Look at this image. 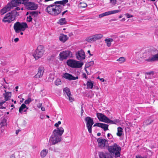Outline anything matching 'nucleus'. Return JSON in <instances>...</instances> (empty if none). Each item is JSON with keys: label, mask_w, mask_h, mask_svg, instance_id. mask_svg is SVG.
Listing matches in <instances>:
<instances>
[{"label": "nucleus", "mask_w": 158, "mask_h": 158, "mask_svg": "<svg viewBox=\"0 0 158 158\" xmlns=\"http://www.w3.org/2000/svg\"><path fill=\"white\" fill-rule=\"evenodd\" d=\"M64 131V129L61 127L54 130L49 138V145H54L61 142L62 140V135Z\"/></svg>", "instance_id": "1"}, {"label": "nucleus", "mask_w": 158, "mask_h": 158, "mask_svg": "<svg viewBox=\"0 0 158 158\" xmlns=\"http://www.w3.org/2000/svg\"><path fill=\"white\" fill-rule=\"evenodd\" d=\"M46 6L45 11L50 15L54 16H56L60 14L62 11V6L60 5L54 4L48 5H45Z\"/></svg>", "instance_id": "2"}, {"label": "nucleus", "mask_w": 158, "mask_h": 158, "mask_svg": "<svg viewBox=\"0 0 158 158\" xmlns=\"http://www.w3.org/2000/svg\"><path fill=\"white\" fill-rule=\"evenodd\" d=\"M108 150L109 153L113 156L115 158L119 157L120 156L121 147L117 143H114L113 145L108 146Z\"/></svg>", "instance_id": "3"}, {"label": "nucleus", "mask_w": 158, "mask_h": 158, "mask_svg": "<svg viewBox=\"0 0 158 158\" xmlns=\"http://www.w3.org/2000/svg\"><path fill=\"white\" fill-rule=\"evenodd\" d=\"M97 116L100 121L104 122L106 123H110L111 124H117L120 122V120L116 119L114 120H112L109 119L104 114L101 113L97 114Z\"/></svg>", "instance_id": "4"}, {"label": "nucleus", "mask_w": 158, "mask_h": 158, "mask_svg": "<svg viewBox=\"0 0 158 158\" xmlns=\"http://www.w3.org/2000/svg\"><path fill=\"white\" fill-rule=\"evenodd\" d=\"M18 13L16 10H13L6 14L2 20L3 22L10 23L15 20Z\"/></svg>", "instance_id": "5"}, {"label": "nucleus", "mask_w": 158, "mask_h": 158, "mask_svg": "<svg viewBox=\"0 0 158 158\" xmlns=\"http://www.w3.org/2000/svg\"><path fill=\"white\" fill-rule=\"evenodd\" d=\"M28 27V25L26 23L19 22L15 23L13 26L14 29L17 33H19L21 31H24Z\"/></svg>", "instance_id": "6"}, {"label": "nucleus", "mask_w": 158, "mask_h": 158, "mask_svg": "<svg viewBox=\"0 0 158 158\" xmlns=\"http://www.w3.org/2000/svg\"><path fill=\"white\" fill-rule=\"evenodd\" d=\"M142 57L146 61L152 62L158 60V54L152 55L149 53H144L143 54Z\"/></svg>", "instance_id": "7"}, {"label": "nucleus", "mask_w": 158, "mask_h": 158, "mask_svg": "<svg viewBox=\"0 0 158 158\" xmlns=\"http://www.w3.org/2000/svg\"><path fill=\"white\" fill-rule=\"evenodd\" d=\"M44 51V47L42 45H39L34 52L33 56L36 60H37L43 56Z\"/></svg>", "instance_id": "8"}, {"label": "nucleus", "mask_w": 158, "mask_h": 158, "mask_svg": "<svg viewBox=\"0 0 158 158\" xmlns=\"http://www.w3.org/2000/svg\"><path fill=\"white\" fill-rule=\"evenodd\" d=\"M67 64L72 68H80L83 65L82 62H79V61L72 59H69L67 61Z\"/></svg>", "instance_id": "9"}, {"label": "nucleus", "mask_w": 158, "mask_h": 158, "mask_svg": "<svg viewBox=\"0 0 158 158\" xmlns=\"http://www.w3.org/2000/svg\"><path fill=\"white\" fill-rule=\"evenodd\" d=\"M98 147L102 148L105 149L108 148V140L102 138H98L97 140Z\"/></svg>", "instance_id": "10"}, {"label": "nucleus", "mask_w": 158, "mask_h": 158, "mask_svg": "<svg viewBox=\"0 0 158 158\" xmlns=\"http://www.w3.org/2000/svg\"><path fill=\"white\" fill-rule=\"evenodd\" d=\"M85 121L86 123V126L88 131L90 133L92 132V127L94 123L93 118L88 116L85 118Z\"/></svg>", "instance_id": "11"}, {"label": "nucleus", "mask_w": 158, "mask_h": 158, "mask_svg": "<svg viewBox=\"0 0 158 158\" xmlns=\"http://www.w3.org/2000/svg\"><path fill=\"white\" fill-rule=\"evenodd\" d=\"M60 56L62 60L67 59L68 57H72V53L69 50L63 51L60 52Z\"/></svg>", "instance_id": "12"}, {"label": "nucleus", "mask_w": 158, "mask_h": 158, "mask_svg": "<svg viewBox=\"0 0 158 158\" xmlns=\"http://www.w3.org/2000/svg\"><path fill=\"white\" fill-rule=\"evenodd\" d=\"M63 92L66 97L68 99L70 102H72L74 101V99L72 97V95L71 94L70 91L68 88H64L63 89Z\"/></svg>", "instance_id": "13"}, {"label": "nucleus", "mask_w": 158, "mask_h": 158, "mask_svg": "<svg viewBox=\"0 0 158 158\" xmlns=\"http://www.w3.org/2000/svg\"><path fill=\"white\" fill-rule=\"evenodd\" d=\"M25 6L27 9L32 10H35L38 8V6L36 5L34 3L31 2H27L25 4Z\"/></svg>", "instance_id": "14"}, {"label": "nucleus", "mask_w": 158, "mask_h": 158, "mask_svg": "<svg viewBox=\"0 0 158 158\" xmlns=\"http://www.w3.org/2000/svg\"><path fill=\"white\" fill-rule=\"evenodd\" d=\"M14 7L11 2L8 3L6 6L2 9L0 12L1 15H3L6 12L9 11L12 8Z\"/></svg>", "instance_id": "15"}, {"label": "nucleus", "mask_w": 158, "mask_h": 158, "mask_svg": "<svg viewBox=\"0 0 158 158\" xmlns=\"http://www.w3.org/2000/svg\"><path fill=\"white\" fill-rule=\"evenodd\" d=\"M29 0H12L11 2L12 4L14 7H17L19 6V4H25Z\"/></svg>", "instance_id": "16"}, {"label": "nucleus", "mask_w": 158, "mask_h": 158, "mask_svg": "<svg viewBox=\"0 0 158 158\" xmlns=\"http://www.w3.org/2000/svg\"><path fill=\"white\" fill-rule=\"evenodd\" d=\"M76 56L77 59L80 60H82L85 58V52L82 50L76 52Z\"/></svg>", "instance_id": "17"}, {"label": "nucleus", "mask_w": 158, "mask_h": 158, "mask_svg": "<svg viewBox=\"0 0 158 158\" xmlns=\"http://www.w3.org/2000/svg\"><path fill=\"white\" fill-rule=\"evenodd\" d=\"M62 77L66 79L69 80L70 81L72 80H75L78 78L77 76L74 77L71 74L69 73H65L63 75Z\"/></svg>", "instance_id": "18"}, {"label": "nucleus", "mask_w": 158, "mask_h": 158, "mask_svg": "<svg viewBox=\"0 0 158 158\" xmlns=\"http://www.w3.org/2000/svg\"><path fill=\"white\" fill-rule=\"evenodd\" d=\"M98 155L100 158H113L108 152H99Z\"/></svg>", "instance_id": "19"}, {"label": "nucleus", "mask_w": 158, "mask_h": 158, "mask_svg": "<svg viewBox=\"0 0 158 158\" xmlns=\"http://www.w3.org/2000/svg\"><path fill=\"white\" fill-rule=\"evenodd\" d=\"M44 67L43 66H40L38 68V72L35 75L34 77L35 78H39L41 77L43 75L44 72Z\"/></svg>", "instance_id": "20"}, {"label": "nucleus", "mask_w": 158, "mask_h": 158, "mask_svg": "<svg viewBox=\"0 0 158 158\" xmlns=\"http://www.w3.org/2000/svg\"><path fill=\"white\" fill-rule=\"evenodd\" d=\"M103 37L102 34H97L89 37L86 40H99L102 38Z\"/></svg>", "instance_id": "21"}, {"label": "nucleus", "mask_w": 158, "mask_h": 158, "mask_svg": "<svg viewBox=\"0 0 158 158\" xmlns=\"http://www.w3.org/2000/svg\"><path fill=\"white\" fill-rule=\"evenodd\" d=\"M5 93L3 95L5 98V100L6 101L10 99L11 96V93L10 92H7L6 90H4Z\"/></svg>", "instance_id": "22"}, {"label": "nucleus", "mask_w": 158, "mask_h": 158, "mask_svg": "<svg viewBox=\"0 0 158 158\" xmlns=\"http://www.w3.org/2000/svg\"><path fill=\"white\" fill-rule=\"evenodd\" d=\"M99 127H101L104 131H106L108 130V125L105 123H100Z\"/></svg>", "instance_id": "23"}, {"label": "nucleus", "mask_w": 158, "mask_h": 158, "mask_svg": "<svg viewBox=\"0 0 158 158\" xmlns=\"http://www.w3.org/2000/svg\"><path fill=\"white\" fill-rule=\"evenodd\" d=\"M68 2V0H63L62 1H58L55 2H54V4H59L60 5H64L66 3Z\"/></svg>", "instance_id": "24"}, {"label": "nucleus", "mask_w": 158, "mask_h": 158, "mask_svg": "<svg viewBox=\"0 0 158 158\" xmlns=\"http://www.w3.org/2000/svg\"><path fill=\"white\" fill-rule=\"evenodd\" d=\"M48 150L47 149H44L42 150L40 152V156L41 157L44 158L45 157L48 153Z\"/></svg>", "instance_id": "25"}, {"label": "nucleus", "mask_w": 158, "mask_h": 158, "mask_svg": "<svg viewBox=\"0 0 158 158\" xmlns=\"http://www.w3.org/2000/svg\"><path fill=\"white\" fill-rule=\"evenodd\" d=\"M123 133V129L120 127L118 128V132L116 134L119 137H120L122 135Z\"/></svg>", "instance_id": "26"}, {"label": "nucleus", "mask_w": 158, "mask_h": 158, "mask_svg": "<svg viewBox=\"0 0 158 158\" xmlns=\"http://www.w3.org/2000/svg\"><path fill=\"white\" fill-rule=\"evenodd\" d=\"M66 21L65 18H62L59 19L58 22L59 24L62 25L66 24Z\"/></svg>", "instance_id": "27"}, {"label": "nucleus", "mask_w": 158, "mask_h": 158, "mask_svg": "<svg viewBox=\"0 0 158 158\" xmlns=\"http://www.w3.org/2000/svg\"><path fill=\"white\" fill-rule=\"evenodd\" d=\"M25 108H27V110L28 109V108L27 107L26 105L24 103L22 104L19 107V112L22 113L23 110Z\"/></svg>", "instance_id": "28"}, {"label": "nucleus", "mask_w": 158, "mask_h": 158, "mask_svg": "<svg viewBox=\"0 0 158 158\" xmlns=\"http://www.w3.org/2000/svg\"><path fill=\"white\" fill-rule=\"evenodd\" d=\"M94 82L93 81H87L86 83L87 85V89H92L93 86Z\"/></svg>", "instance_id": "29"}, {"label": "nucleus", "mask_w": 158, "mask_h": 158, "mask_svg": "<svg viewBox=\"0 0 158 158\" xmlns=\"http://www.w3.org/2000/svg\"><path fill=\"white\" fill-rule=\"evenodd\" d=\"M69 39L68 37L65 35L63 34H60V37L59 40H68Z\"/></svg>", "instance_id": "30"}, {"label": "nucleus", "mask_w": 158, "mask_h": 158, "mask_svg": "<svg viewBox=\"0 0 158 158\" xmlns=\"http://www.w3.org/2000/svg\"><path fill=\"white\" fill-rule=\"evenodd\" d=\"M87 6V4L84 2H81L78 5V6L80 8H82L85 7Z\"/></svg>", "instance_id": "31"}, {"label": "nucleus", "mask_w": 158, "mask_h": 158, "mask_svg": "<svg viewBox=\"0 0 158 158\" xmlns=\"http://www.w3.org/2000/svg\"><path fill=\"white\" fill-rule=\"evenodd\" d=\"M38 14V12L37 11H32L29 13V15L34 17L37 16Z\"/></svg>", "instance_id": "32"}, {"label": "nucleus", "mask_w": 158, "mask_h": 158, "mask_svg": "<svg viewBox=\"0 0 158 158\" xmlns=\"http://www.w3.org/2000/svg\"><path fill=\"white\" fill-rule=\"evenodd\" d=\"M6 120L5 118H3L2 120V121L0 123V126L2 127L4 126H5V125H6Z\"/></svg>", "instance_id": "33"}, {"label": "nucleus", "mask_w": 158, "mask_h": 158, "mask_svg": "<svg viewBox=\"0 0 158 158\" xmlns=\"http://www.w3.org/2000/svg\"><path fill=\"white\" fill-rule=\"evenodd\" d=\"M120 11H121V10L120 9L116 10H111V11H109L110 15L113 14H114L117 13L119 12Z\"/></svg>", "instance_id": "34"}, {"label": "nucleus", "mask_w": 158, "mask_h": 158, "mask_svg": "<svg viewBox=\"0 0 158 158\" xmlns=\"http://www.w3.org/2000/svg\"><path fill=\"white\" fill-rule=\"evenodd\" d=\"M114 40H105V43L107 45L108 47L111 46V43Z\"/></svg>", "instance_id": "35"}, {"label": "nucleus", "mask_w": 158, "mask_h": 158, "mask_svg": "<svg viewBox=\"0 0 158 158\" xmlns=\"http://www.w3.org/2000/svg\"><path fill=\"white\" fill-rule=\"evenodd\" d=\"M117 61H119L120 63L124 62L125 61V59L124 57H120L117 60Z\"/></svg>", "instance_id": "36"}, {"label": "nucleus", "mask_w": 158, "mask_h": 158, "mask_svg": "<svg viewBox=\"0 0 158 158\" xmlns=\"http://www.w3.org/2000/svg\"><path fill=\"white\" fill-rule=\"evenodd\" d=\"M55 84L56 85H58L61 84V81L60 79L57 78L55 82Z\"/></svg>", "instance_id": "37"}, {"label": "nucleus", "mask_w": 158, "mask_h": 158, "mask_svg": "<svg viewBox=\"0 0 158 158\" xmlns=\"http://www.w3.org/2000/svg\"><path fill=\"white\" fill-rule=\"evenodd\" d=\"M32 100L31 98H29L28 99L26 100L24 102V104H27L30 103L31 102H32Z\"/></svg>", "instance_id": "38"}, {"label": "nucleus", "mask_w": 158, "mask_h": 158, "mask_svg": "<svg viewBox=\"0 0 158 158\" xmlns=\"http://www.w3.org/2000/svg\"><path fill=\"white\" fill-rule=\"evenodd\" d=\"M32 19V17L29 15L27 17V21L29 22H30L31 21Z\"/></svg>", "instance_id": "39"}, {"label": "nucleus", "mask_w": 158, "mask_h": 158, "mask_svg": "<svg viewBox=\"0 0 158 158\" xmlns=\"http://www.w3.org/2000/svg\"><path fill=\"white\" fill-rule=\"evenodd\" d=\"M5 102V101H3V102H0V108L2 109H5V107H3L2 106V105Z\"/></svg>", "instance_id": "40"}, {"label": "nucleus", "mask_w": 158, "mask_h": 158, "mask_svg": "<svg viewBox=\"0 0 158 158\" xmlns=\"http://www.w3.org/2000/svg\"><path fill=\"white\" fill-rule=\"evenodd\" d=\"M125 15L127 18L132 17L133 16V15L128 13H127Z\"/></svg>", "instance_id": "41"}, {"label": "nucleus", "mask_w": 158, "mask_h": 158, "mask_svg": "<svg viewBox=\"0 0 158 158\" xmlns=\"http://www.w3.org/2000/svg\"><path fill=\"white\" fill-rule=\"evenodd\" d=\"M102 14H103V16L110 15L109 11L102 13Z\"/></svg>", "instance_id": "42"}, {"label": "nucleus", "mask_w": 158, "mask_h": 158, "mask_svg": "<svg viewBox=\"0 0 158 158\" xmlns=\"http://www.w3.org/2000/svg\"><path fill=\"white\" fill-rule=\"evenodd\" d=\"M107 137L109 139H111L113 137V136L110 133H108L107 134Z\"/></svg>", "instance_id": "43"}, {"label": "nucleus", "mask_w": 158, "mask_h": 158, "mask_svg": "<svg viewBox=\"0 0 158 158\" xmlns=\"http://www.w3.org/2000/svg\"><path fill=\"white\" fill-rule=\"evenodd\" d=\"M61 123V122L60 121H59L57 123H56L55 124V126L56 127H57V128L58 127V126Z\"/></svg>", "instance_id": "44"}, {"label": "nucleus", "mask_w": 158, "mask_h": 158, "mask_svg": "<svg viewBox=\"0 0 158 158\" xmlns=\"http://www.w3.org/2000/svg\"><path fill=\"white\" fill-rule=\"evenodd\" d=\"M146 73L148 75H153L154 72L153 71H151L149 72Z\"/></svg>", "instance_id": "45"}, {"label": "nucleus", "mask_w": 158, "mask_h": 158, "mask_svg": "<svg viewBox=\"0 0 158 158\" xmlns=\"http://www.w3.org/2000/svg\"><path fill=\"white\" fill-rule=\"evenodd\" d=\"M60 150L57 148H54L53 150V151L55 152H59Z\"/></svg>", "instance_id": "46"}, {"label": "nucleus", "mask_w": 158, "mask_h": 158, "mask_svg": "<svg viewBox=\"0 0 158 158\" xmlns=\"http://www.w3.org/2000/svg\"><path fill=\"white\" fill-rule=\"evenodd\" d=\"M110 2L111 3L113 4L114 5L116 4V0H110Z\"/></svg>", "instance_id": "47"}, {"label": "nucleus", "mask_w": 158, "mask_h": 158, "mask_svg": "<svg viewBox=\"0 0 158 158\" xmlns=\"http://www.w3.org/2000/svg\"><path fill=\"white\" fill-rule=\"evenodd\" d=\"M83 77L84 78L86 79H87V77L85 73H84L83 74Z\"/></svg>", "instance_id": "48"}, {"label": "nucleus", "mask_w": 158, "mask_h": 158, "mask_svg": "<svg viewBox=\"0 0 158 158\" xmlns=\"http://www.w3.org/2000/svg\"><path fill=\"white\" fill-rule=\"evenodd\" d=\"M100 123H96L93 126V127H99Z\"/></svg>", "instance_id": "49"}, {"label": "nucleus", "mask_w": 158, "mask_h": 158, "mask_svg": "<svg viewBox=\"0 0 158 158\" xmlns=\"http://www.w3.org/2000/svg\"><path fill=\"white\" fill-rule=\"evenodd\" d=\"M42 106V103H39L37 105V106L39 108H40Z\"/></svg>", "instance_id": "50"}, {"label": "nucleus", "mask_w": 158, "mask_h": 158, "mask_svg": "<svg viewBox=\"0 0 158 158\" xmlns=\"http://www.w3.org/2000/svg\"><path fill=\"white\" fill-rule=\"evenodd\" d=\"M15 155L14 154H12L10 156V158H15Z\"/></svg>", "instance_id": "51"}, {"label": "nucleus", "mask_w": 158, "mask_h": 158, "mask_svg": "<svg viewBox=\"0 0 158 158\" xmlns=\"http://www.w3.org/2000/svg\"><path fill=\"white\" fill-rule=\"evenodd\" d=\"M41 110L43 111H44L45 110V108L44 107H41Z\"/></svg>", "instance_id": "52"}, {"label": "nucleus", "mask_w": 158, "mask_h": 158, "mask_svg": "<svg viewBox=\"0 0 158 158\" xmlns=\"http://www.w3.org/2000/svg\"><path fill=\"white\" fill-rule=\"evenodd\" d=\"M83 112H84V110L83 109L82 107H81V116H82V114Z\"/></svg>", "instance_id": "53"}, {"label": "nucleus", "mask_w": 158, "mask_h": 158, "mask_svg": "<svg viewBox=\"0 0 158 158\" xmlns=\"http://www.w3.org/2000/svg\"><path fill=\"white\" fill-rule=\"evenodd\" d=\"M98 17L99 18H101L103 17V14H101L99 15Z\"/></svg>", "instance_id": "54"}, {"label": "nucleus", "mask_w": 158, "mask_h": 158, "mask_svg": "<svg viewBox=\"0 0 158 158\" xmlns=\"http://www.w3.org/2000/svg\"><path fill=\"white\" fill-rule=\"evenodd\" d=\"M68 12V10H66L64 11L62 13V16H63L66 12Z\"/></svg>", "instance_id": "55"}, {"label": "nucleus", "mask_w": 158, "mask_h": 158, "mask_svg": "<svg viewBox=\"0 0 158 158\" xmlns=\"http://www.w3.org/2000/svg\"><path fill=\"white\" fill-rule=\"evenodd\" d=\"M87 52H88V53H89V55H90V56H92L93 55V54H91L90 53V51L89 50Z\"/></svg>", "instance_id": "56"}, {"label": "nucleus", "mask_w": 158, "mask_h": 158, "mask_svg": "<svg viewBox=\"0 0 158 158\" xmlns=\"http://www.w3.org/2000/svg\"><path fill=\"white\" fill-rule=\"evenodd\" d=\"M15 9L17 10H20V8L19 7H16Z\"/></svg>", "instance_id": "57"}, {"label": "nucleus", "mask_w": 158, "mask_h": 158, "mask_svg": "<svg viewBox=\"0 0 158 158\" xmlns=\"http://www.w3.org/2000/svg\"><path fill=\"white\" fill-rule=\"evenodd\" d=\"M136 158H144V157H142V156H139L138 157L136 156Z\"/></svg>", "instance_id": "58"}, {"label": "nucleus", "mask_w": 158, "mask_h": 158, "mask_svg": "<svg viewBox=\"0 0 158 158\" xmlns=\"http://www.w3.org/2000/svg\"><path fill=\"white\" fill-rule=\"evenodd\" d=\"M101 135V133H100V132H98V133H97V136H100Z\"/></svg>", "instance_id": "59"}, {"label": "nucleus", "mask_w": 158, "mask_h": 158, "mask_svg": "<svg viewBox=\"0 0 158 158\" xmlns=\"http://www.w3.org/2000/svg\"><path fill=\"white\" fill-rule=\"evenodd\" d=\"M19 130H16V133L17 134H18L19 132Z\"/></svg>", "instance_id": "60"}, {"label": "nucleus", "mask_w": 158, "mask_h": 158, "mask_svg": "<svg viewBox=\"0 0 158 158\" xmlns=\"http://www.w3.org/2000/svg\"><path fill=\"white\" fill-rule=\"evenodd\" d=\"M125 18H123V19H122L121 20V21H125Z\"/></svg>", "instance_id": "61"}, {"label": "nucleus", "mask_w": 158, "mask_h": 158, "mask_svg": "<svg viewBox=\"0 0 158 158\" xmlns=\"http://www.w3.org/2000/svg\"><path fill=\"white\" fill-rule=\"evenodd\" d=\"M90 63L91 64H91L93 65L94 64V62L93 61H91Z\"/></svg>", "instance_id": "62"}, {"label": "nucleus", "mask_w": 158, "mask_h": 158, "mask_svg": "<svg viewBox=\"0 0 158 158\" xmlns=\"http://www.w3.org/2000/svg\"><path fill=\"white\" fill-rule=\"evenodd\" d=\"M100 79L102 82H104V79L103 78Z\"/></svg>", "instance_id": "63"}, {"label": "nucleus", "mask_w": 158, "mask_h": 158, "mask_svg": "<svg viewBox=\"0 0 158 158\" xmlns=\"http://www.w3.org/2000/svg\"><path fill=\"white\" fill-rule=\"evenodd\" d=\"M23 31H20V32H19V33H20V34L21 35H23Z\"/></svg>", "instance_id": "64"}]
</instances>
